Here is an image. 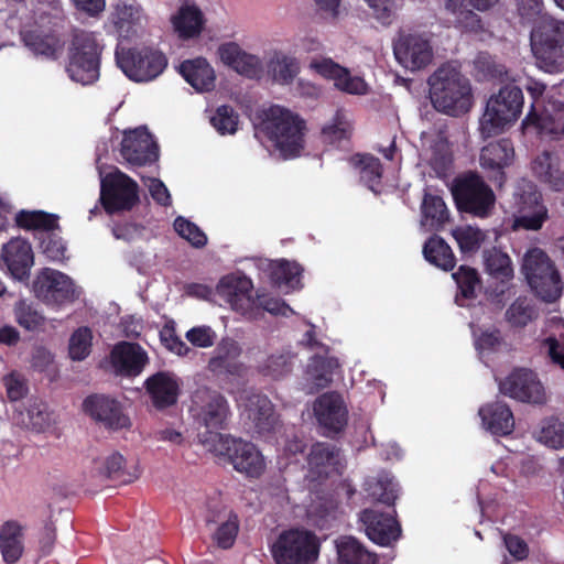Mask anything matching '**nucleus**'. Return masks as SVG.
<instances>
[{
	"label": "nucleus",
	"mask_w": 564,
	"mask_h": 564,
	"mask_svg": "<svg viewBox=\"0 0 564 564\" xmlns=\"http://www.w3.org/2000/svg\"><path fill=\"white\" fill-rule=\"evenodd\" d=\"M422 224L431 230H442L449 221V212L442 197L425 194L422 202Z\"/></svg>",
	"instance_id": "41"
},
{
	"label": "nucleus",
	"mask_w": 564,
	"mask_h": 564,
	"mask_svg": "<svg viewBox=\"0 0 564 564\" xmlns=\"http://www.w3.org/2000/svg\"><path fill=\"white\" fill-rule=\"evenodd\" d=\"M271 70L275 82L291 84L299 74L300 66L296 58L282 55L271 61Z\"/></svg>",
	"instance_id": "56"
},
{
	"label": "nucleus",
	"mask_w": 564,
	"mask_h": 564,
	"mask_svg": "<svg viewBox=\"0 0 564 564\" xmlns=\"http://www.w3.org/2000/svg\"><path fill=\"white\" fill-rule=\"evenodd\" d=\"M307 464L317 477H328L332 471L339 469L340 449L334 444L317 442L311 447Z\"/></svg>",
	"instance_id": "29"
},
{
	"label": "nucleus",
	"mask_w": 564,
	"mask_h": 564,
	"mask_svg": "<svg viewBox=\"0 0 564 564\" xmlns=\"http://www.w3.org/2000/svg\"><path fill=\"white\" fill-rule=\"evenodd\" d=\"M119 154L122 163L131 171L153 166L160 158V148L147 127L124 130Z\"/></svg>",
	"instance_id": "10"
},
{
	"label": "nucleus",
	"mask_w": 564,
	"mask_h": 564,
	"mask_svg": "<svg viewBox=\"0 0 564 564\" xmlns=\"http://www.w3.org/2000/svg\"><path fill=\"white\" fill-rule=\"evenodd\" d=\"M452 236L463 254L476 253L486 240V232L470 225L458 226L452 230Z\"/></svg>",
	"instance_id": "45"
},
{
	"label": "nucleus",
	"mask_w": 564,
	"mask_h": 564,
	"mask_svg": "<svg viewBox=\"0 0 564 564\" xmlns=\"http://www.w3.org/2000/svg\"><path fill=\"white\" fill-rule=\"evenodd\" d=\"M322 137L325 142L330 144L340 143L343 140L349 139L348 126L339 110L336 111L332 123L322 129Z\"/></svg>",
	"instance_id": "61"
},
{
	"label": "nucleus",
	"mask_w": 564,
	"mask_h": 564,
	"mask_svg": "<svg viewBox=\"0 0 564 564\" xmlns=\"http://www.w3.org/2000/svg\"><path fill=\"white\" fill-rule=\"evenodd\" d=\"M192 403V411L200 425L210 432L226 429L229 405L220 392L200 387L193 393Z\"/></svg>",
	"instance_id": "12"
},
{
	"label": "nucleus",
	"mask_w": 564,
	"mask_h": 564,
	"mask_svg": "<svg viewBox=\"0 0 564 564\" xmlns=\"http://www.w3.org/2000/svg\"><path fill=\"white\" fill-rule=\"evenodd\" d=\"M83 409L93 420L106 429L118 431L129 429L130 419L123 413L121 403L105 394L88 395L83 402Z\"/></svg>",
	"instance_id": "18"
},
{
	"label": "nucleus",
	"mask_w": 564,
	"mask_h": 564,
	"mask_svg": "<svg viewBox=\"0 0 564 564\" xmlns=\"http://www.w3.org/2000/svg\"><path fill=\"white\" fill-rule=\"evenodd\" d=\"M393 52L399 63L411 70L424 68L433 58L430 42L416 34L401 35L394 43Z\"/></svg>",
	"instance_id": "20"
},
{
	"label": "nucleus",
	"mask_w": 564,
	"mask_h": 564,
	"mask_svg": "<svg viewBox=\"0 0 564 564\" xmlns=\"http://www.w3.org/2000/svg\"><path fill=\"white\" fill-rule=\"evenodd\" d=\"M451 193L457 209L477 217H487L494 208L496 196L484 178H453Z\"/></svg>",
	"instance_id": "9"
},
{
	"label": "nucleus",
	"mask_w": 564,
	"mask_h": 564,
	"mask_svg": "<svg viewBox=\"0 0 564 564\" xmlns=\"http://www.w3.org/2000/svg\"><path fill=\"white\" fill-rule=\"evenodd\" d=\"M218 290L221 295L228 297L234 310L251 321L262 318L264 312L275 316H288L293 313L289 304L281 299L265 294H257V299H253L251 296V280L245 276H224L219 282Z\"/></svg>",
	"instance_id": "1"
},
{
	"label": "nucleus",
	"mask_w": 564,
	"mask_h": 564,
	"mask_svg": "<svg viewBox=\"0 0 564 564\" xmlns=\"http://www.w3.org/2000/svg\"><path fill=\"white\" fill-rule=\"evenodd\" d=\"M553 261L550 259L547 253L543 251L540 248H531L529 249L523 259H522V272L525 276V280L529 285H531V271H530V264L532 265L531 269H536L535 273L536 275L542 276L544 273H546L549 265Z\"/></svg>",
	"instance_id": "53"
},
{
	"label": "nucleus",
	"mask_w": 564,
	"mask_h": 564,
	"mask_svg": "<svg viewBox=\"0 0 564 564\" xmlns=\"http://www.w3.org/2000/svg\"><path fill=\"white\" fill-rule=\"evenodd\" d=\"M535 307L528 297L519 296L506 311V319L512 327H524L535 316Z\"/></svg>",
	"instance_id": "49"
},
{
	"label": "nucleus",
	"mask_w": 564,
	"mask_h": 564,
	"mask_svg": "<svg viewBox=\"0 0 564 564\" xmlns=\"http://www.w3.org/2000/svg\"><path fill=\"white\" fill-rule=\"evenodd\" d=\"M292 358L293 356L289 352L273 354L267 358L264 365L261 368V372L264 376L271 377L272 379H281L292 371Z\"/></svg>",
	"instance_id": "57"
},
{
	"label": "nucleus",
	"mask_w": 564,
	"mask_h": 564,
	"mask_svg": "<svg viewBox=\"0 0 564 564\" xmlns=\"http://www.w3.org/2000/svg\"><path fill=\"white\" fill-rule=\"evenodd\" d=\"M531 47L540 68L547 73L564 70V21L543 14L531 31Z\"/></svg>",
	"instance_id": "5"
},
{
	"label": "nucleus",
	"mask_w": 564,
	"mask_h": 564,
	"mask_svg": "<svg viewBox=\"0 0 564 564\" xmlns=\"http://www.w3.org/2000/svg\"><path fill=\"white\" fill-rule=\"evenodd\" d=\"M152 405L163 411L177 403L180 397L178 378L170 371H158L147 378L143 384Z\"/></svg>",
	"instance_id": "21"
},
{
	"label": "nucleus",
	"mask_w": 564,
	"mask_h": 564,
	"mask_svg": "<svg viewBox=\"0 0 564 564\" xmlns=\"http://www.w3.org/2000/svg\"><path fill=\"white\" fill-rule=\"evenodd\" d=\"M23 528L17 521H7L0 528V552L7 564L17 563L23 554Z\"/></svg>",
	"instance_id": "33"
},
{
	"label": "nucleus",
	"mask_w": 564,
	"mask_h": 564,
	"mask_svg": "<svg viewBox=\"0 0 564 564\" xmlns=\"http://www.w3.org/2000/svg\"><path fill=\"white\" fill-rule=\"evenodd\" d=\"M174 230L183 239L188 241L195 248H203L207 245V236L194 223L183 216H177L173 223Z\"/></svg>",
	"instance_id": "55"
},
{
	"label": "nucleus",
	"mask_w": 564,
	"mask_h": 564,
	"mask_svg": "<svg viewBox=\"0 0 564 564\" xmlns=\"http://www.w3.org/2000/svg\"><path fill=\"white\" fill-rule=\"evenodd\" d=\"M217 53L226 66L247 78H259L263 70L261 59L257 55L243 51L236 42L223 43Z\"/></svg>",
	"instance_id": "25"
},
{
	"label": "nucleus",
	"mask_w": 564,
	"mask_h": 564,
	"mask_svg": "<svg viewBox=\"0 0 564 564\" xmlns=\"http://www.w3.org/2000/svg\"><path fill=\"white\" fill-rule=\"evenodd\" d=\"M241 349L238 343L231 338H223L216 346L213 356L208 361V369L214 373L236 372L235 359L240 355Z\"/></svg>",
	"instance_id": "36"
},
{
	"label": "nucleus",
	"mask_w": 564,
	"mask_h": 564,
	"mask_svg": "<svg viewBox=\"0 0 564 564\" xmlns=\"http://www.w3.org/2000/svg\"><path fill=\"white\" fill-rule=\"evenodd\" d=\"M99 200L108 215L129 212L139 203V185L133 178H100Z\"/></svg>",
	"instance_id": "15"
},
{
	"label": "nucleus",
	"mask_w": 564,
	"mask_h": 564,
	"mask_svg": "<svg viewBox=\"0 0 564 564\" xmlns=\"http://www.w3.org/2000/svg\"><path fill=\"white\" fill-rule=\"evenodd\" d=\"M15 318L19 325L28 330H34L44 323V317L23 301L15 306Z\"/></svg>",
	"instance_id": "63"
},
{
	"label": "nucleus",
	"mask_w": 564,
	"mask_h": 564,
	"mask_svg": "<svg viewBox=\"0 0 564 564\" xmlns=\"http://www.w3.org/2000/svg\"><path fill=\"white\" fill-rule=\"evenodd\" d=\"M93 333L89 327L77 328L69 338L68 354L72 360H84L91 351Z\"/></svg>",
	"instance_id": "51"
},
{
	"label": "nucleus",
	"mask_w": 564,
	"mask_h": 564,
	"mask_svg": "<svg viewBox=\"0 0 564 564\" xmlns=\"http://www.w3.org/2000/svg\"><path fill=\"white\" fill-rule=\"evenodd\" d=\"M310 68L326 79L334 80L335 87L341 91L355 95L366 93V83L358 76H351L350 72L334 62L329 57L314 58L310 63Z\"/></svg>",
	"instance_id": "24"
},
{
	"label": "nucleus",
	"mask_w": 564,
	"mask_h": 564,
	"mask_svg": "<svg viewBox=\"0 0 564 564\" xmlns=\"http://www.w3.org/2000/svg\"><path fill=\"white\" fill-rule=\"evenodd\" d=\"M531 267L532 265L530 264V288L534 294L546 303H552L558 300L563 292V282L554 262L549 265L546 273H544L542 276L536 275V269H531Z\"/></svg>",
	"instance_id": "32"
},
{
	"label": "nucleus",
	"mask_w": 564,
	"mask_h": 564,
	"mask_svg": "<svg viewBox=\"0 0 564 564\" xmlns=\"http://www.w3.org/2000/svg\"><path fill=\"white\" fill-rule=\"evenodd\" d=\"M423 254L426 261L446 272L455 268L456 258L453 250L440 236L434 235L426 240Z\"/></svg>",
	"instance_id": "40"
},
{
	"label": "nucleus",
	"mask_w": 564,
	"mask_h": 564,
	"mask_svg": "<svg viewBox=\"0 0 564 564\" xmlns=\"http://www.w3.org/2000/svg\"><path fill=\"white\" fill-rule=\"evenodd\" d=\"M115 33L123 40H131L143 29L144 14L140 6L118 3L109 17Z\"/></svg>",
	"instance_id": "27"
},
{
	"label": "nucleus",
	"mask_w": 564,
	"mask_h": 564,
	"mask_svg": "<svg viewBox=\"0 0 564 564\" xmlns=\"http://www.w3.org/2000/svg\"><path fill=\"white\" fill-rule=\"evenodd\" d=\"M399 484L395 479L388 474H382L373 485L371 495L381 503L394 506L399 497Z\"/></svg>",
	"instance_id": "54"
},
{
	"label": "nucleus",
	"mask_w": 564,
	"mask_h": 564,
	"mask_svg": "<svg viewBox=\"0 0 564 564\" xmlns=\"http://www.w3.org/2000/svg\"><path fill=\"white\" fill-rule=\"evenodd\" d=\"M24 45L35 55L55 61L64 48L61 34L52 29H33L22 33Z\"/></svg>",
	"instance_id": "28"
},
{
	"label": "nucleus",
	"mask_w": 564,
	"mask_h": 564,
	"mask_svg": "<svg viewBox=\"0 0 564 564\" xmlns=\"http://www.w3.org/2000/svg\"><path fill=\"white\" fill-rule=\"evenodd\" d=\"M254 405V409H250V416L258 433H270L276 422L271 401L267 397H257Z\"/></svg>",
	"instance_id": "48"
},
{
	"label": "nucleus",
	"mask_w": 564,
	"mask_h": 564,
	"mask_svg": "<svg viewBox=\"0 0 564 564\" xmlns=\"http://www.w3.org/2000/svg\"><path fill=\"white\" fill-rule=\"evenodd\" d=\"M429 85L430 99L437 111L453 117L469 111L471 87L460 73L441 67L429 78Z\"/></svg>",
	"instance_id": "4"
},
{
	"label": "nucleus",
	"mask_w": 564,
	"mask_h": 564,
	"mask_svg": "<svg viewBox=\"0 0 564 564\" xmlns=\"http://www.w3.org/2000/svg\"><path fill=\"white\" fill-rule=\"evenodd\" d=\"M271 552L276 564H313L318 557L319 542L311 531L291 529L279 535Z\"/></svg>",
	"instance_id": "7"
},
{
	"label": "nucleus",
	"mask_w": 564,
	"mask_h": 564,
	"mask_svg": "<svg viewBox=\"0 0 564 564\" xmlns=\"http://www.w3.org/2000/svg\"><path fill=\"white\" fill-rule=\"evenodd\" d=\"M522 126L534 127L542 137L560 139L564 135V104L549 102L541 112L533 106L523 119Z\"/></svg>",
	"instance_id": "22"
},
{
	"label": "nucleus",
	"mask_w": 564,
	"mask_h": 564,
	"mask_svg": "<svg viewBox=\"0 0 564 564\" xmlns=\"http://www.w3.org/2000/svg\"><path fill=\"white\" fill-rule=\"evenodd\" d=\"M215 436L221 443L224 449L221 453L228 457L237 471L250 478H259L263 474L265 469L264 457L254 444L240 438L225 437L219 433H216Z\"/></svg>",
	"instance_id": "14"
},
{
	"label": "nucleus",
	"mask_w": 564,
	"mask_h": 564,
	"mask_svg": "<svg viewBox=\"0 0 564 564\" xmlns=\"http://www.w3.org/2000/svg\"><path fill=\"white\" fill-rule=\"evenodd\" d=\"M34 295L47 305H63L77 299L75 285L61 271L44 268L33 281Z\"/></svg>",
	"instance_id": "13"
},
{
	"label": "nucleus",
	"mask_w": 564,
	"mask_h": 564,
	"mask_svg": "<svg viewBox=\"0 0 564 564\" xmlns=\"http://www.w3.org/2000/svg\"><path fill=\"white\" fill-rule=\"evenodd\" d=\"M261 130L274 142L284 159L295 158L304 149L306 122L291 110L274 105L263 111Z\"/></svg>",
	"instance_id": "3"
},
{
	"label": "nucleus",
	"mask_w": 564,
	"mask_h": 564,
	"mask_svg": "<svg viewBox=\"0 0 564 564\" xmlns=\"http://www.w3.org/2000/svg\"><path fill=\"white\" fill-rule=\"evenodd\" d=\"M126 459L119 453L111 454L105 463L106 476L115 481L128 484L133 480L131 474L124 470Z\"/></svg>",
	"instance_id": "62"
},
{
	"label": "nucleus",
	"mask_w": 564,
	"mask_h": 564,
	"mask_svg": "<svg viewBox=\"0 0 564 564\" xmlns=\"http://www.w3.org/2000/svg\"><path fill=\"white\" fill-rule=\"evenodd\" d=\"M359 519L369 540L380 546H390L401 538L402 529L394 509L392 513L373 508L365 509L360 512Z\"/></svg>",
	"instance_id": "17"
},
{
	"label": "nucleus",
	"mask_w": 564,
	"mask_h": 564,
	"mask_svg": "<svg viewBox=\"0 0 564 564\" xmlns=\"http://www.w3.org/2000/svg\"><path fill=\"white\" fill-rule=\"evenodd\" d=\"M486 271L496 279L508 280L513 275L509 256L497 248L484 251Z\"/></svg>",
	"instance_id": "47"
},
{
	"label": "nucleus",
	"mask_w": 564,
	"mask_h": 564,
	"mask_svg": "<svg viewBox=\"0 0 564 564\" xmlns=\"http://www.w3.org/2000/svg\"><path fill=\"white\" fill-rule=\"evenodd\" d=\"M336 550L340 564H380L378 555L354 536H340Z\"/></svg>",
	"instance_id": "34"
},
{
	"label": "nucleus",
	"mask_w": 564,
	"mask_h": 564,
	"mask_svg": "<svg viewBox=\"0 0 564 564\" xmlns=\"http://www.w3.org/2000/svg\"><path fill=\"white\" fill-rule=\"evenodd\" d=\"M180 73L199 93L212 91L215 88V70L204 57L183 61L180 65Z\"/></svg>",
	"instance_id": "30"
},
{
	"label": "nucleus",
	"mask_w": 564,
	"mask_h": 564,
	"mask_svg": "<svg viewBox=\"0 0 564 564\" xmlns=\"http://www.w3.org/2000/svg\"><path fill=\"white\" fill-rule=\"evenodd\" d=\"M339 368L338 359L326 355H314L307 365V375L317 390L333 381L334 371Z\"/></svg>",
	"instance_id": "42"
},
{
	"label": "nucleus",
	"mask_w": 564,
	"mask_h": 564,
	"mask_svg": "<svg viewBox=\"0 0 564 564\" xmlns=\"http://www.w3.org/2000/svg\"><path fill=\"white\" fill-rule=\"evenodd\" d=\"M13 420L25 429L44 432L51 425L47 405L42 401H32L24 409H15Z\"/></svg>",
	"instance_id": "39"
},
{
	"label": "nucleus",
	"mask_w": 564,
	"mask_h": 564,
	"mask_svg": "<svg viewBox=\"0 0 564 564\" xmlns=\"http://www.w3.org/2000/svg\"><path fill=\"white\" fill-rule=\"evenodd\" d=\"M523 108V93L516 85L501 87L491 96L480 119V132L484 138L500 133L507 126L517 121Z\"/></svg>",
	"instance_id": "6"
},
{
	"label": "nucleus",
	"mask_w": 564,
	"mask_h": 564,
	"mask_svg": "<svg viewBox=\"0 0 564 564\" xmlns=\"http://www.w3.org/2000/svg\"><path fill=\"white\" fill-rule=\"evenodd\" d=\"M482 424L494 435L503 436L513 431L514 419L510 408L502 402L486 404L479 409Z\"/></svg>",
	"instance_id": "31"
},
{
	"label": "nucleus",
	"mask_w": 564,
	"mask_h": 564,
	"mask_svg": "<svg viewBox=\"0 0 564 564\" xmlns=\"http://www.w3.org/2000/svg\"><path fill=\"white\" fill-rule=\"evenodd\" d=\"M429 165L435 176H448L453 165V153L444 131L440 130L430 141Z\"/></svg>",
	"instance_id": "38"
},
{
	"label": "nucleus",
	"mask_w": 564,
	"mask_h": 564,
	"mask_svg": "<svg viewBox=\"0 0 564 564\" xmlns=\"http://www.w3.org/2000/svg\"><path fill=\"white\" fill-rule=\"evenodd\" d=\"M539 441L551 448L564 447V423L556 419L546 421L540 431Z\"/></svg>",
	"instance_id": "59"
},
{
	"label": "nucleus",
	"mask_w": 564,
	"mask_h": 564,
	"mask_svg": "<svg viewBox=\"0 0 564 564\" xmlns=\"http://www.w3.org/2000/svg\"><path fill=\"white\" fill-rule=\"evenodd\" d=\"M1 258L15 280H29L31 268L34 264V253L26 239L20 237L10 239L2 246Z\"/></svg>",
	"instance_id": "23"
},
{
	"label": "nucleus",
	"mask_w": 564,
	"mask_h": 564,
	"mask_svg": "<svg viewBox=\"0 0 564 564\" xmlns=\"http://www.w3.org/2000/svg\"><path fill=\"white\" fill-rule=\"evenodd\" d=\"M534 176H564L560 155L554 151H543L531 162Z\"/></svg>",
	"instance_id": "50"
},
{
	"label": "nucleus",
	"mask_w": 564,
	"mask_h": 564,
	"mask_svg": "<svg viewBox=\"0 0 564 564\" xmlns=\"http://www.w3.org/2000/svg\"><path fill=\"white\" fill-rule=\"evenodd\" d=\"M302 268L288 260L275 261L270 265V280L279 289H295L300 284Z\"/></svg>",
	"instance_id": "43"
},
{
	"label": "nucleus",
	"mask_w": 564,
	"mask_h": 564,
	"mask_svg": "<svg viewBox=\"0 0 564 564\" xmlns=\"http://www.w3.org/2000/svg\"><path fill=\"white\" fill-rule=\"evenodd\" d=\"M458 289L456 294V303L464 306L460 299L474 300L476 299V288L481 283L480 276L476 269L468 265H460L456 272L452 274Z\"/></svg>",
	"instance_id": "44"
},
{
	"label": "nucleus",
	"mask_w": 564,
	"mask_h": 564,
	"mask_svg": "<svg viewBox=\"0 0 564 564\" xmlns=\"http://www.w3.org/2000/svg\"><path fill=\"white\" fill-rule=\"evenodd\" d=\"M348 163L358 173L366 176H382V164L378 158L370 153H356L348 159Z\"/></svg>",
	"instance_id": "60"
},
{
	"label": "nucleus",
	"mask_w": 564,
	"mask_h": 564,
	"mask_svg": "<svg viewBox=\"0 0 564 564\" xmlns=\"http://www.w3.org/2000/svg\"><path fill=\"white\" fill-rule=\"evenodd\" d=\"M104 45L90 31L76 29L67 47L65 72L68 77L83 86L95 84L100 77Z\"/></svg>",
	"instance_id": "2"
},
{
	"label": "nucleus",
	"mask_w": 564,
	"mask_h": 564,
	"mask_svg": "<svg viewBox=\"0 0 564 564\" xmlns=\"http://www.w3.org/2000/svg\"><path fill=\"white\" fill-rule=\"evenodd\" d=\"M210 123L223 135L234 134L238 129L239 116L231 106H219L210 117Z\"/></svg>",
	"instance_id": "52"
},
{
	"label": "nucleus",
	"mask_w": 564,
	"mask_h": 564,
	"mask_svg": "<svg viewBox=\"0 0 564 564\" xmlns=\"http://www.w3.org/2000/svg\"><path fill=\"white\" fill-rule=\"evenodd\" d=\"M116 372L126 377L139 376L149 361L145 350L137 343L120 341L110 352Z\"/></svg>",
	"instance_id": "26"
},
{
	"label": "nucleus",
	"mask_w": 564,
	"mask_h": 564,
	"mask_svg": "<svg viewBox=\"0 0 564 564\" xmlns=\"http://www.w3.org/2000/svg\"><path fill=\"white\" fill-rule=\"evenodd\" d=\"M116 63L131 80L142 83L156 78L167 66V58L151 48H124L117 45Z\"/></svg>",
	"instance_id": "8"
},
{
	"label": "nucleus",
	"mask_w": 564,
	"mask_h": 564,
	"mask_svg": "<svg viewBox=\"0 0 564 564\" xmlns=\"http://www.w3.org/2000/svg\"><path fill=\"white\" fill-rule=\"evenodd\" d=\"M314 413L325 436L340 433L347 424V409L341 397L336 392L324 393L314 404Z\"/></svg>",
	"instance_id": "19"
},
{
	"label": "nucleus",
	"mask_w": 564,
	"mask_h": 564,
	"mask_svg": "<svg viewBox=\"0 0 564 564\" xmlns=\"http://www.w3.org/2000/svg\"><path fill=\"white\" fill-rule=\"evenodd\" d=\"M239 532V519L238 516L234 512H230L227 521L221 523L215 534L214 541L217 546L224 550L230 549L238 535Z\"/></svg>",
	"instance_id": "58"
},
{
	"label": "nucleus",
	"mask_w": 564,
	"mask_h": 564,
	"mask_svg": "<svg viewBox=\"0 0 564 564\" xmlns=\"http://www.w3.org/2000/svg\"><path fill=\"white\" fill-rule=\"evenodd\" d=\"M514 150L509 139H501L484 147L480 152V165L485 170L501 172L513 160Z\"/></svg>",
	"instance_id": "35"
},
{
	"label": "nucleus",
	"mask_w": 564,
	"mask_h": 564,
	"mask_svg": "<svg viewBox=\"0 0 564 564\" xmlns=\"http://www.w3.org/2000/svg\"><path fill=\"white\" fill-rule=\"evenodd\" d=\"M519 191L516 194V210L512 215L511 228L538 231L549 219V209L542 194L532 183L524 184L523 187H519Z\"/></svg>",
	"instance_id": "11"
},
{
	"label": "nucleus",
	"mask_w": 564,
	"mask_h": 564,
	"mask_svg": "<svg viewBox=\"0 0 564 564\" xmlns=\"http://www.w3.org/2000/svg\"><path fill=\"white\" fill-rule=\"evenodd\" d=\"M15 223L20 228L51 231L58 227V217L43 210H21Z\"/></svg>",
	"instance_id": "46"
},
{
	"label": "nucleus",
	"mask_w": 564,
	"mask_h": 564,
	"mask_svg": "<svg viewBox=\"0 0 564 564\" xmlns=\"http://www.w3.org/2000/svg\"><path fill=\"white\" fill-rule=\"evenodd\" d=\"M499 391L517 401L543 404L546 400L545 390L538 376L525 368L514 369L499 382Z\"/></svg>",
	"instance_id": "16"
},
{
	"label": "nucleus",
	"mask_w": 564,
	"mask_h": 564,
	"mask_svg": "<svg viewBox=\"0 0 564 564\" xmlns=\"http://www.w3.org/2000/svg\"><path fill=\"white\" fill-rule=\"evenodd\" d=\"M160 339L163 346L177 356H187L192 350L177 335L173 325H164L160 330Z\"/></svg>",
	"instance_id": "64"
},
{
	"label": "nucleus",
	"mask_w": 564,
	"mask_h": 564,
	"mask_svg": "<svg viewBox=\"0 0 564 564\" xmlns=\"http://www.w3.org/2000/svg\"><path fill=\"white\" fill-rule=\"evenodd\" d=\"M204 15L195 6H183L172 18L175 32L183 40L193 39L200 34L204 26Z\"/></svg>",
	"instance_id": "37"
}]
</instances>
